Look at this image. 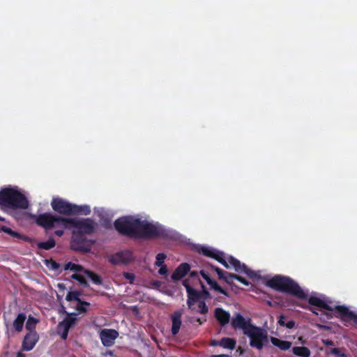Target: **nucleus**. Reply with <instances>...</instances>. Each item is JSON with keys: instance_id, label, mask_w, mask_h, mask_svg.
I'll return each mask as SVG.
<instances>
[{"instance_id": "nucleus-3", "label": "nucleus", "mask_w": 357, "mask_h": 357, "mask_svg": "<svg viewBox=\"0 0 357 357\" xmlns=\"http://www.w3.org/2000/svg\"><path fill=\"white\" fill-rule=\"evenodd\" d=\"M0 206L10 209H26L29 202L25 195L18 190L6 188L0 191Z\"/></svg>"}, {"instance_id": "nucleus-30", "label": "nucleus", "mask_w": 357, "mask_h": 357, "mask_svg": "<svg viewBox=\"0 0 357 357\" xmlns=\"http://www.w3.org/2000/svg\"><path fill=\"white\" fill-rule=\"evenodd\" d=\"M77 319L75 317H67L64 319V320L59 324V328H61V327H65L67 328H70L76 322Z\"/></svg>"}, {"instance_id": "nucleus-29", "label": "nucleus", "mask_w": 357, "mask_h": 357, "mask_svg": "<svg viewBox=\"0 0 357 357\" xmlns=\"http://www.w3.org/2000/svg\"><path fill=\"white\" fill-rule=\"evenodd\" d=\"M210 286L211 289L218 291L219 293L226 296H229L228 292L222 289L217 282L215 280H212L211 278L206 282Z\"/></svg>"}, {"instance_id": "nucleus-22", "label": "nucleus", "mask_w": 357, "mask_h": 357, "mask_svg": "<svg viewBox=\"0 0 357 357\" xmlns=\"http://www.w3.org/2000/svg\"><path fill=\"white\" fill-rule=\"evenodd\" d=\"M91 213V208L87 205L77 206L76 204L73 205L72 215H89Z\"/></svg>"}, {"instance_id": "nucleus-37", "label": "nucleus", "mask_w": 357, "mask_h": 357, "mask_svg": "<svg viewBox=\"0 0 357 357\" xmlns=\"http://www.w3.org/2000/svg\"><path fill=\"white\" fill-rule=\"evenodd\" d=\"M198 306H199V313L200 314H205L206 313H208V308L205 303L204 301H200L198 302Z\"/></svg>"}, {"instance_id": "nucleus-34", "label": "nucleus", "mask_w": 357, "mask_h": 357, "mask_svg": "<svg viewBox=\"0 0 357 357\" xmlns=\"http://www.w3.org/2000/svg\"><path fill=\"white\" fill-rule=\"evenodd\" d=\"M198 280L202 287V291H199L200 298H203L204 300H207V299L211 298V294L208 292V291L206 289L205 285L203 284V282L199 278H198Z\"/></svg>"}, {"instance_id": "nucleus-54", "label": "nucleus", "mask_w": 357, "mask_h": 357, "mask_svg": "<svg viewBox=\"0 0 357 357\" xmlns=\"http://www.w3.org/2000/svg\"><path fill=\"white\" fill-rule=\"evenodd\" d=\"M218 342H219V341H215V340H214V341L212 342V345H213V346L218 345Z\"/></svg>"}, {"instance_id": "nucleus-10", "label": "nucleus", "mask_w": 357, "mask_h": 357, "mask_svg": "<svg viewBox=\"0 0 357 357\" xmlns=\"http://www.w3.org/2000/svg\"><path fill=\"white\" fill-rule=\"evenodd\" d=\"M73 205V204L60 197H54L51 202L52 209L59 214L65 215H72Z\"/></svg>"}, {"instance_id": "nucleus-21", "label": "nucleus", "mask_w": 357, "mask_h": 357, "mask_svg": "<svg viewBox=\"0 0 357 357\" xmlns=\"http://www.w3.org/2000/svg\"><path fill=\"white\" fill-rule=\"evenodd\" d=\"M271 342L274 346L278 347L282 351H287L289 349L292 344L291 342L282 340L275 337H271Z\"/></svg>"}, {"instance_id": "nucleus-33", "label": "nucleus", "mask_w": 357, "mask_h": 357, "mask_svg": "<svg viewBox=\"0 0 357 357\" xmlns=\"http://www.w3.org/2000/svg\"><path fill=\"white\" fill-rule=\"evenodd\" d=\"M64 269L70 270L75 272H79L83 271L84 268L79 264H76L70 261L65 264Z\"/></svg>"}, {"instance_id": "nucleus-6", "label": "nucleus", "mask_w": 357, "mask_h": 357, "mask_svg": "<svg viewBox=\"0 0 357 357\" xmlns=\"http://www.w3.org/2000/svg\"><path fill=\"white\" fill-rule=\"evenodd\" d=\"M96 226V223L91 218H68L67 228H74V232L90 235L95 231Z\"/></svg>"}, {"instance_id": "nucleus-7", "label": "nucleus", "mask_w": 357, "mask_h": 357, "mask_svg": "<svg viewBox=\"0 0 357 357\" xmlns=\"http://www.w3.org/2000/svg\"><path fill=\"white\" fill-rule=\"evenodd\" d=\"M244 335L250 338V345L252 348L261 350L268 341L267 332L260 327L252 325Z\"/></svg>"}, {"instance_id": "nucleus-35", "label": "nucleus", "mask_w": 357, "mask_h": 357, "mask_svg": "<svg viewBox=\"0 0 357 357\" xmlns=\"http://www.w3.org/2000/svg\"><path fill=\"white\" fill-rule=\"evenodd\" d=\"M71 278L77 280L82 287H88L89 283L81 275L74 273L71 275Z\"/></svg>"}, {"instance_id": "nucleus-13", "label": "nucleus", "mask_w": 357, "mask_h": 357, "mask_svg": "<svg viewBox=\"0 0 357 357\" xmlns=\"http://www.w3.org/2000/svg\"><path fill=\"white\" fill-rule=\"evenodd\" d=\"M132 260V253L128 251L116 252L109 259V261L114 265L127 264Z\"/></svg>"}, {"instance_id": "nucleus-11", "label": "nucleus", "mask_w": 357, "mask_h": 357, "mask_svg": "<svg viewBox=\"0 0 357 357\" xmlns=\"http://www.w3.org/2000/svg\"><path fill=\"white\" fill-rule=\"evenodd\" d=\"M183 285L185 287L187 292L188 299L187 305L189 309L195 310L193 307L195 303H198L200 298L199 291L192 288L189 282V279H185L183 281Z\"/></svg>"}, {"instance_id": "nucleus-15", "label": "nucleus", "mask_w": 357, "mask_h": 357, "mask_svg": "<svg viewBox=\"0 0 357 357\" xmlns=\"http://www.w3.org/2000/svg\"><path fill=\"white\" fill-rule=\"evenodd\" d=\"M231 324L234 328L241 329L243 334L252 326L250 319L245 320L243 316L240 313L236 314V316L232 319Z\"/></svg>"}, {"instance_id": "nucleus-48", "label": "nucleus", "mask_w": 357, "mask_h": 357, "mask_svg": "<svg viewBox=\"0 0 357 357\" xmlns=\"http://www.w3.org/2000/svg\"><path fill=\"white\" fill-rule=\"evenodd\" d=\"M322 342L326 346H333L334 342L331 340L326 339V340H322Z\"/></svg>"}, {"instance_id": "nucleus-40", "label": "nucleus", "mask_w": 357, "mask_h": 357, "mask_svg": "<svg viewBox=\"0 0 357 357\" xmlns=\"http://www.w3.org/2000/svg\"><path fill=\"white\" fill-rule=\"evenodd\" d=\"M123 275L126 279H127L130 281V284H132L134 282L135 276L133 273H128V272H123Z\"/></svg>"}, {"instance_id": "nucleus-46", "label": "nucleus", "mask_w": 357, "mask_h": 357, "mask_svg": "<svg viewBox=\"0 0 357 357\" xmlns=\"http://www.w3.org/2000/svg\"><path fill=\"white\" fill-rule=\"evenodd\" d=\"M295 322L293 320L288 321L285 322L284 326H286L289 329H291L294 327Z\"/></svg>"}, {"instance_id": "nucleus-36", "label": "nucleus", "mask_w": 357, "mask_h": 357, "mask_svg": "<svg viewBox=\"0 0 357 357\" xmlns=\"http://www.w3.org/2000/svg\"><path fill=\"white\" fill-rule=\"evenodd\" d=\"M166 257H167V256L165 254L158 253L156 255V261H155V265L156 266H160L165 265L164 261L166 259Z\"/></svg>"}, {"instance_id": "nucleus-41", "label": "nucleus", "mask_w": 357, "mask_h": 357, "mask_svg": "<svg viewBox=\"0 0 357 357\" xmlns=\"http://www.w3.org/2000/svg\"><path fill=\"white\" fill-rule=\"evenodd\" d=\"M235 280H238V282H240L241 283H242L244 285H246V286L249 285V282L245 278H243L242 276L236 275Z\"/></svg>"}, {"instance_id": "nucleus-38", "label": "nucleus", "mask_w": 357, "mask_h": 357, "mask_svg": "<svg viewBox=\"0 0 357 357\" xmlns=\"http://www.w3.org/2000/svg\"><path fill=\"white\" fill-rule=\"evenodd\" d=\"M46 265L52 270L56 271L58 270L60 267V265L59 263H57L56 261L50 259L46 261Z\"/></svg>"}, {"instance_id": "nucleus-50", "label": "nucleus", "mask_w": 357, "mask_h": 357, "mask_svg": "<svg viewBox=\"0 0 357 357\" xmlns=\"http://www.w3.org/2000/svg\"><path fill=\"white\" fill-rule=\"evenodd\" d=\"M189 272H190L189 277L190 278L195 279V278H198V273H197V271H189Z\"/></svg>"}, {"instance_id": "nucleus-24", "label": "nucleus", "mask_w": 357, "mask_h": 357, "mask_svg": "<svg viewBox=\"0 0 357 357\" xmlns=\"http://www.w3.org/2000/svg\"><path fill=\"white\" fill-rule=\"evenodd\" d=\"M236 342L234 339L230 337H223L218 342V345L229 349H234L236 347Z\"/></svg>"}, {"instance_id": "nucleus-4", "label": "nucleus", "mask_w": 357, "mask_h": 357, "mask_svg": "<svg viewBox=\"0 0 357 357\" xmlns=\"http://www.w3.org/2000/svg\"><path fill=\"white\" fill-rule=\"evenodd\" d=\"M308 303L310 305L328 311H335L338 314L339 317L344 322L354 321L355 324H357V314H356L353 311H351L345 305H335V307H333L320 298L312 296L308 298Z\"/></svg>"}, {"instance_id": "nucleus-31", "label": "nucleus", "mask_w": 357, "mask_h": 357, "mask_svg": "<svg viewBox=\"0 0 357 357\" xmlns=\"http://www.w3.org/2000/svg\"><path fill=\"white\" fill-rule=\"evenodd\" d=\"M1 230L3 231V232L10 235L13 237L17 238H23L25 240L27 239L26 236H22L20 234L17 233V231H13L12 229H10V227H8L6 226H3L1 229Z\"/></svg>"}, {"instance_id": "nucleus-1", "label": "nucleus", "mask_w": 357, "mask_h": 357, "mask_svg": "<svg viewBox=\"0 0 357 357\" xmlns=\"http://www.w3.org/2000/svg\"><path fill=\"white\" fill-rule=\"evenodd\" d=\"M115 229L122 236L134 239L165 238L167 231L160 225H153L147 220L132 215L116 219L114 222Z\"/></svg>"}, {"instance_id": "nucleus-44", "label": "nucleus", "mask_w": 357, "mask_h": 357, "mask_svg": "<svg viewBox=\"0 0 357 357\" xmlns=\"http://www.w3.org/2000/svg\"><path fill=\"white\" fill-rule=\"evenodd\" d=\"M160 268L158 270V273L160 274V275H165L167 273V266L165 265H162V266H159Z\"/></svg>"}, {"instance_id": "nucleus-19", "label": "nucleus", "mask_w": 357, "mask_h": 357, "mask_svg": "<svg viewBox=\"0 0 357 357\" xmlns=\"http://www.w3.org/2000/svg\"><path fill=\"white\" fill-rule=\"evenodd\" d=\"M211 268L217 273L220 280H224L228 284L233 285V280L235 279L236 274L225 271L217 266H212Z\"/></svg>"}, {"instance_id": "nucleus-26", "label": "nucleus", "mask_w": 357, "mask_h": 357, "mask_svg": "<svg viewBox=\"0 0 357 357\" xmlns=\"http://www.w3.org/2000/svg\"><path fill=\"white\" fill-rule=\"evenodd\" d=\"M79 296L80 293L79 291H69L66 295V299L68 301H75L78 303L85 304V305H90V303L89 302L82 301L79 298Z\"/></svg>"}, {"instance_id": "nucleus-45", "label": "nucleus", "mask_w": 357, "mask_h": 357, "mask_svg": "<svg viewBox=\"0 0 357 357\" xmlns=\"http://www.w3.org/2000/svg\"><path fill=\"white\" fill-rule=\"evenodd\" d=\"M285 319H286V317L283 314H281L280 317H279V319H278V324L282 326H284V324H285Z\"/></svg>"}, {"instance_id": "nucleus-27", "label": "nucleus", "mask_w": 357, "mask_h": 357, "mask_svg": "<svg viewBox=\"0 0 357 357\" xmlns=\"http://www.w3.org/2000/svg\"><path fill=\"white\" fill-rule=\"evenodd\" d=\"M84 274L89 278L91 281L98 285L102 284V278L98 275L97 273L90 271V270H84Z\"/></svg>"}, {"instance_id": "nucleus-20", "label": "nucleus", "mask_w": 357, "mask_h": 357, "mask_svg": "<svg viewBox=\"0 0 357 357\" xmlns=\"http://www.w3.org/2000/svg\"><path fill=\"white\" fill-rule=\"evenodd\" d=\"M215 318L219 322V324L224 326L229 322L230 314L221 307H217L214 312Z\"/></svg>"}, {"instance_id": "nucleus-53", "label": "nucleus", "mask_w": 357, "mask_h": 357, "mask_svg": "<svg viewBox=\"0 0 357 357\" xmlns=\"http://www.w3.org/2000/svg\"><path fill=\"white\" fill-rule=\"evenodd\" d=\"M17 357H25V356L22 353H18L17 355Z\"/></svg>"}, {"instance_id": "nucleus-25", "label": "nucleus", "mask_w": 357, "mask_h": 357, "mask_svg": "<svg viewBox=\"0 0 357 357\" xmlns=\"http://www.w3.org/2000/svg\"><path fill=\"white\" fill-rule=\"evenodd\" d=\"M292 352L300 357H310L311 354L310 350L306 347H294Z\"/></svg>"}, {"instance_id": "nucleus-18", "label": "nucleus", "mask_w": 357, "mask_h": 357, "mask_svg": "<svg viewBox=\"0 0 357 357\" xmlns=\"http://www.w3.org/2000/svg\"><path fill=\"white\" fill-rule=\"evenodd\" d=\"M183 312L181 310L175 311L173 314L171 315V319H172V334L173 335H176L181 328V317H182Z\"/></svg>"}, {"instance_id": "nucleus-17", "label": "nucleus", "mask_w": 357, "mask_h": 357, "mask_svg": "<svg viewBox=\"0 0 357 357\" xmlns=\"http://www.w3.org/2000/svg\"><path fill=\"white\" fill-rule=\"evenodd\" d=\"M190 271V266L188 263L181 264L173 272L172 279L173 281H178L184 278Z\"/></svg>"}, {"instance_id": "nucleus-9", "label": "nucleus", "mask_w": 357, "mask_h": 357, "mask_svg": "<svg viewBox=\"0 0 357 357\" xmlns=\"http://www.w3.org/2000/svg\"><path fill=\"white\" fill-rule=\"evenodd\" d=\"M197 252L206 257L215 259L226 268H229L228 262L224 258V252L207 246H200L197 248Z\"/></svg>"}, {"instance_id": "nucleus-51", "label": "nucleus", "mask_w": 357, "mask_h": 357, "mask_svg": "<svg viewBox=\"0 0 357 357\" xmlns=\"http://www.w3.org/2000/svg\"><path fill=\"white\" fill-rule=\"evenodd\" d=\"M211 357H231V356L227 354H218V355L214 354V355H211Z\"/></svg>"}, {"instance_id": "nucleus-32", "label": "nucleus", "mask_w": 357, "mask_h": 357, "mask_svg": "<svg viewBox=\"0 0 357 357\" xmlns=\"http://www.w3.org/2000/svg\"><path fill=\"white\" fill-rule=\"evenodd\" d=\"M37 322L38 320L36 319L33 317H29L26 323V329L29 331V332H36L35 328Z\"/></svg>"}, {"instance_id": "nucleus-8", "label": "nucleus", "mask_w": 357, "mask_h": 357, "mask_svg": "<svg viewBox=\"0 0 357 357\" xmlns=\"http://www.w3.org/2000/svg\"><path fill=\"white\" fill-rule=\"evenodd\" d=\"M94 241L88 239L85 234L80 232H72L70 248L75 251L90 252Z\"/></svg>"}, {"instance_id": "nucleus-23", "label": "nucleus", "mask_w": 357, "mask_h": 357, "mask_svg": "<svg viewBox=\"0 0 357 357\" xmlns=\"http://www.w3.org/2000/svg\"><path fill=\"white\" fill-rule=\"evenodd\" d=\"M26 318L24 313H20L13 321V327L17 332L22 331Z\"/></svg>"}, {"instance_id": "nucleus-5", "label": "nucleus", "mask_w": 357, "mask_h": 357, "mask_svg": "<svg viewBox=\"0 0 357 357\" xmlns=\"http://www.w3.org/2000/svg\"><path fill=\"white\" fill-rule=\"evenodd\" d=\"M68 218L54 215L51 213L39 214L36 218V223L46 231L57 228H67Z\"/></svg>"}, {"instance_id": "nucleus-16", "label": "nucleus", "mask_w": 357, "mask_h": 357, "mask_svg": "<svg viewBox=\"0 0 357 357\" xmlns=\"http://www.w3.org/2000/svg\"><path fill=\"white\" fill-rule=\"evenodd\" d=\"M39 340L36 332H28L22 341V349L23 351H29L33 349Z\"/></svg>"}, {"instance_id": "nucleus-2", "label": "nucleus", "mask_w": 357, "mask_h": 357, "mask_svg": "<svg viewBox=\"0 0 357 357\" xmlns=\"http://www.w3.org/2000/svg\"><path fill=\"white\" fill-rule=\"evenodd\" d=\"M266 284L273 289L287 293L299 299L305 300L307 298V294L302 289L299 284L292 278L287 276L276 275L269 279Z\"/></svg>"}, {"instance_id": "nucleus-43", "label": "nucleus", "mask_w": 357, "mask_h": 357, "mask_svg": "<svg viewBox=\"0 0 357 357\" xmlns=\"http://www.w3.org/2000/svg\"><path fill=\"white\" fill-rule=\"evenodd\" d=\"M61 328H63V332L61 333V337L63 340H66L67 338V337H68L69 328H65V327H61Z\"/></svg>"}, {"instance_id": "nucleus-55", "label": "nucleus", "mask_w": 357, "mask_h": 357, "mask_svg": "<svg viewBox=\"0 0 357 357\" xmlns=\"http://www.w3.org/2000/svg\"><path fill=\"white\" fill-rule=\"evenodd\" d=\"M64 287V285H63V284H59V287Z\"/></svg>"}, {"instance_id": "nucleus-39", "label": "nucleus", "mask_w": 357, "mask_h": 357, "mask_svg": "<svg viewBox=\"0 0 357 357\" xmlns=\"http://www.w3.org/2000/svg\"><path fill=\"white\" fill-rule=\"evenodd\" d=\"M331 353L337 357H347V356L344 353H342L339 348H333L331 350Z\"/></svg>"}, {"instance_id": "nucleus-56", "label": "nucleus", "mask_w": 357, "mask_h": 357, "mask_svg": "<svg viewBox=\"0 0 357 357\" xmlns=\"http://www.w3.org/2000/svg\"><path fill=\"white\" fill-rule=\"evenodd\" d=\"M0 220H1V218H0Z\"/></svg>"}, {"instance_id": "nucleus-42", "label": "nucleus", "mask_w": 357, "mask_h": 357, "mask_svg": "<svg viewBox=\"0 0 357 357\" xmlns=\"http://www.w3.org/2000/svg\"><path fill=\"white\" fill-rule=\"evenodd\" d=\"M86 306L85 304L78 303L76 309L79 313H85L87 311Z\"/></svg>"}, {"instance_id": "nucleus-52", "label": "nucleus", "mask_w": 357, "mask_h": 357, "mask_svg": "<svg viewBox=\"0 0 357 357\" xmlns=\"http://www.w3.org/2000/svg\"><path fill=\"white\" fill-rule=\"evenodd\" d=\"M206 321V319H204L203 321L200 319V318H198L197 319V321L199 322V324H202L204 321Z\"/></svg>"}, {"instance_id": "nucleus-28", "label": "nucleus", "mask_w": 357, "mask_h": 357, "mask_svg": "<svg viewBox=\"0 0 357 357\" xmlns=\"http://www.w3.org/2000/svg\"><path fill=\"white\" fill-rule=\"evenodd\" d=\"M56 245V242L52 237H50L47 241L39 242L38 248L45 250H49L53 248Z\"/></svg>"}, {"instance_id": "nucleus-12", "label": "nucleus", "mask_w": 357, "mask_h": 357, "mask_svg": "<svg viewBox=\"0 0 357 357\" xmlns=\"http://www.w3.org/2000/svg\"><path fill=\"white\" fill-rule=\"evenodd\" d=\"M228 262L234 267L236 272L243 273L251 278L257 276V273L254 271L250 269L245 264H242L239 260L232 256L228 258Z\"/></svg>"}, {"instance_id": "nucleus-14", "label": "nucleus", "mask_w": 357, "mask_h": 357, "mask_svg": "<svg viewBox=\"0 0 357 357\" xmlns=\"http://www.w3.org/2000/svg\"><path fill=\"white\" fill-rule=\"evenodd\" d=\"M118 335V332L114 329H103L100 334L101 342L105 347L112 346Z\"/></svg>"}, {"instance_id": "nucleus-47", "label": "nucleus", "mask_w": 357, "mask_h": 357, "mask_svg": "<svg viewBox=\"0 0 357 357\" xmlns=\"http://www.w3.org/2000/svg\"><path fill=\"white\" fill-rule=\"evenodd\" d=\"M200 274L206 282L211 279L209 275L206 273L204 271H201Z\"/></svg>"}, {"instance_id": "nucleus-49", "label": "nucleus", "mask_w": 357, "mask_h": 357, "mask_svg": "<svg viewBox=\"0 0 357 357\" xmlns=\"http://www.w3.org/2000/svg\"><path fill=\"white\" fill-rule=\"evenodd\" d=\"M59 229H56L54 231V234L57 236H61L63 234V229L64 228H59Z\"/></svg>"}]
</instances>
